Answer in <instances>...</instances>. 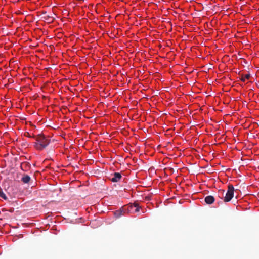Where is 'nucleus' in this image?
Here are the masks:
<instances>
[{"instance_id":"obj_4","label":"nucleus","mask_w":259,"mask_h":259,"mask_svg":"<svg viewBox=\"0 0 259 259\" xmlns=\"http://www.w3.org/2000/svg\"><path fill=\"white\" fill-rule=\"evenodd\" d=\"M121 175L119 172H115L113 177L111 179V181L113 182H118L121 179Z\"/></svg>"},{"instance_id":"obj_7","label":"nucleus","mask_w":259,"mask_h":259,"mask_svg":"<svg viewBox=\"0 0 259 259\" xmlns=\"http://www.w3.org/2000/svg\"><path fill=\"white\" fill-rule=\"evenodd\" d=\"M240 75L241 76L240 79L243 82L245 81V79H249V78L250 77V74H247L245 75L241 74Z\"/></svg>"},{"instance_id":"obj_3","label":"nucleus","mask_w":259,"mask_h":259,"mask_svg":"<svg viewBox=\"0 0 259 259\" xmlns=\"http://www.w3.org/2000/svg\"><path fill=\"white\" fill-rule=\"evenodd\" d=\"M124 209L128 212H137L139 211L140 208L137 203H134L133 204L128 205L127 208L125 207Z\"/></svg>"},{"instance_id":"obj_1","label":"nucleus","mask_w":259,"mask_h":259,"mask_svg":"<svg viewBox=\"0 0 259 259\" xmlns=\"http://www.w3.org/2000/svg\"><path fill=\"white\" fill-rule=\"evenodd\" d=\"M33 138L36 140L34 146L39 150L45 149L50 143V140L42 135L34 136Z\"/></svg>"},{"instance_id":"obj_8","label":"nucleus","mask_w":259,"mask_h":259,"mask_svg":"<svg viewBox=\"0 0 259 259\" xmlns=\"http://www.w3.org/2000/svg\"><path fill=\"white\" fill-rule=\"evenodd\" d=\"M0 197L5 200H7L8 199L7 197L3 192V190L0 188Z\"/></svg>"},{"instance_id":"obj_9","label":"nucleus","mask_w":259,"mask_h":259,"mask_svg":"<svg viewBox=\"0 0 259 259\" xmlns=\"http://www.w3.org/2000/svg\"><path fill=\"white\" fill-rule=\"evenodd\" d=\"M115 215L117 218L120 217L122 215V211L121 210L116 211L115 212Z\"/></svg>"},{"instance_id":"obj_2","label":"nucleus","mask_w":259,"mask_h":259,"mask_svg":"<svg viewBox=\"0 0 259 259\" xmlns=\"http://www.w3.org/2000/svg\"><path fill=\"white\" fill-rule=\"evenodd\" d=\"M234 188L232 185L228 186V190L224 199L225 202H229L234 197Z\"/></svg>"},{"instance_id":"obj_12","label":"nucleus","mask_w":259,"mask_h":259,"mask_svg":"<svg viewBox=\"0 0 259 259\" xmlns=\"http://www.w3.org/2000/svg\"><path fill=\"white\" fill-rule=\"evenodd\" d=\"M146 199H147V200H150V197H149V196H146Z\"/></svg>"},{"instance_id":"obj_11","label":"nucleus","mask_w":259,"mask_h":259,"mask_svg":"<svg viewBox=\"0 0 259 259\" xmlns=\"http://www.w3.org/2000/svg\"><path fill=\"white\" fill-rule=\"evenodd\" d=\"M24 136L28 137H33L34 136V135L33 136H31L30 134L28 132L25 133L24 134Z\"/></svg>"},{"instance_id":"obj_6","label":"nucleus","mask_w":259,"mask_h":259,"mask_svg":"<svg viewBox=\"0 0 259 259\" xmlns=\"http://www.w3.org/2000/svg\"><path fill=\"white\" fill-rule=\"evenodd\" d=\"M30 180H31L30 177L28 175H24L23 177L21 179V181L24 183H28L29 182V181H30Z\"/></svg>"},{"instance_id":"obj_10","label":"nucleus","mask_w":259,"mask_h":259,"mask_svg":"<svg viewBox=\"0 0 259 259\" xmlns=\"http://www.w3.org/2000/svg\"><path fill=\"white\" fill-rule=\"evenodd\" d=\"M47 21H48L49 22H52L53 20V19L51 17H48L47 18H45Z\"/></svg>"},{"instance_id":"obj_5","label":"nucleus","mask_w":259,"mask_h":259,"mask_svg":"<svg viewBox=\"0 0 259 259\" xmlns=\"http://www.w3.org/2000/svg\"><path fill=\"white\" fill-rule=\"evenodd\" d=\"M215 199L213 196L209 195L205 198V202L208 204H211L214 202Z\"/></svg>"}]
</instances>
